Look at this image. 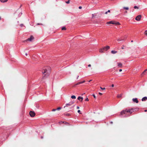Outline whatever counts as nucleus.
<instances>
[{"label":"nucleus","mask_w":147,"mask_h":147,"mask_svg":"<svg viewBox=\"0 0 147 147\" xmlns=\"http://www.w3.org/2000/svg\"><path fill=\"white\" fill-rule=\"evenodd\" d=\"M42 72L43 74V75H44L43 76V78L45 76H46V77L48 76L50 72V67H47L43 68L42 70Z\"/></svg>","instance_id":"nucleus-1"},{"label":"nucleus","mask_w":147,"mask_h":147,"mask_svg":"<svg viewBox=\"0 0 147 147\" xmlns=\"http://www.w3.org/2000/svg\"><path fill=\"white\" fill-rule=\"evenodd\" d=\"M134 111L132 109H126L125 110L122 111L120 113V115H123V114H125L126 115H129L131 114Z\"/></svg>","instance_id":"nucleus-2"},{"label":"nucleus","mask_w":147,"mask_h":147,"mask_svg":"<svg viewBox=\"0 0 147 147\" xmlns=\"http://www.w3.org/2000/svg\"><path fill=\"white\" fill-rule=\"evenodd\" d=\"M107 24H114L115 25H119L120 24V23L118 22H116L114 21H111L107 22Z\"/></svg>","instance_id":"nucleus-3"},{"label":"nucleus","mask_w":147,"mask_h":147,"mask_svg":"<svg viewBox=\"0 0 147 147\" xmlns=\"http://www.w3.org/2000/svg\"><path fill=\"white\" fill-rule=\"evenodd\" d=\"M29 114L31 117H34L35 115V113L34 111H30L29 113Z\"/></svg>","instance_id":"nucleus-4"},{"label":"nucleus","mask_w":147,"mask_h":147,"mask_svg":"<svg viewBox=\"0 0 147 147\" xmlns=\"http://www.w3.org/2000/svg\"><path fill=\"white\" fill-rule=\"evenodd\" d=\"M34 39V37L32 36H31L30 38H28L25 41H31Z\"/></svg>","instance_id":"nucleus-5"},{"label":"nucleus","mask_w":147,"mask_h":147,"mask_svg":"<svg viewBox=\"0 0 147 147\" xmlns=\"http://www.w3.org/2000/svg\"><path fill=\"white\" fill-rule=\"evenodd\" d=\"M74 103V102L73 101H71L69 103L67 104H66V106L64 107V108L65 107H68L69 106H70L73 104Z\"/></svg>","instance_id":"nucleus-6"},{"label":"nucleus","mask_w":147,"mask_h":147,"mask_svg":"<svg viewBox=\"0 0 147 147\" xmlns=\"http://www.w3.org/2000/svg\"><path fill=\"white\" fill-rule=\"evenodd\" d=\"M141 18V16L140 15H138L136 18L135 20L138 21H139L140 20Z\"/></svg>","instance_id":"nucleus-7"},{"label":"nucleus","mask_w":147,"mask_h":147,"mask_svg":"<svg viewBox=\"0 0 147 147\" xmlns=\"http://www.w3.org/2000/svg\"><path fill=\"white\" fill-rule=\"evenodd\" d=\"M132 100L134 102H136L137 103L139 102L137 98H133Z\"/></svg>","instance_id":"nucleus-8"},{"label":"nucleus","mask_w":147,"mask_h":147,"mask_svg":"<svg viewBox=\"0 0 147 147\" xmlns=\"http://www.w3.org/2000/svg\"><path fill=\"white\" fill-rule=\"evenodd\" d=\"M85 82V81L84 80V81H83L82 82H78V83H76V84H75L74 86H75L76 85H79V84H82V83Z\"/></svg>","instance_id":"nucleus-9"},{"label":"nucleus","mask_w":147,"mask_h":147,"mask_svg":"<svg viewBox=\"0 0 147 147\" xmlns=\"http://www.w3.org/2000/svg\"><path fill=\"white\" fill-rule=\"evenodd\" d=\"M146 100H147V97L146 96H145L143 97L142 99V101H145Z\"/></svg>","instance_id":"nucleus-10"},{"label":"nucleus","mask_w":147,"mask_h":147,"mask_svg":"<svg viewBox=\"0 0 147 147\" xmlns=\"http://www.w3.org/2000/svg\"><path fill=\"white\" fill-rule=\"evenodd\" d=\"M105 50L104 48L101 49L99 50V52L100 53H102L104 52V51Z\"/></svg>","instance_id":"nucleus-11"},{"label":"nucleus","mask_w":147,"mask_h":147,"mask_svg":"<svg viewBox=\"0 0 147 147\" xmlns=\"http://www.w3.org/2000/svg\"><path fill=\"white\" fill-rule=\"evenodd\" d=\"M104 48L105 50H107L110 48V47L109 46H107L106 47H104Z\"/></svg>","instance_id":"nucleus-12"},{"label":"nucleus","mask_w":147,"mask_h":147,"mask_svg":"<svg viewBox=\"0 0 147 147\" xmlns=\"http://www.w3.org/2000/svg\"><path fill=\"white\" fill-rule=\"evenodd\" d=\"M78 99L79 100H81V101H82L83 100V98L82 97H81V96H79L78 98Z\"/></svg>","instance_id":"nucleus-13"},{"label":"nucleus","mask_w":147,"mask_h":147,"mask_svg":"<svg viewBox=\"0 0 147 147\" xmlns=\"http://www.w3.org/2000/svg\"><path fill=\"white\" fill-rule=\"evenodd\" d=\"M147 73V69H145L142 73V75H143V74H145Z\"/></svg>","instance_id":"nucleus-14"},{"label":"nucleus","mask_w":147,"mask_h":147,"mask_svg":"<svg viewBox=\"0 0 147 147\" xmlns=\"http://www.w3.org/2000/svg\"><path fill=\"white\" fill-rule=\"evenodd\" d=\"M111 53H112L113 54H115L117 53V51H111Z\"/></svg>","instance_id":"nucleus-15"},{"label":"nucleus","mask_w":147,"mask_h":147,"mask_svg":"<svg viewBox=\"0 0 147 147\" xmlns=\"http://www.w3.org/2000/svg\"><path fill=\"white\" fill-rule=\"evenodd\" d=\"M118 64V66L120 67H121L122 66V64L120 63H117Z\"/></svg>","instance_id":"nucleus-16"},{"label":"nucleus","mask_w":147,"mask_h":147,"mask_svg":"<svg viewBox=\"0 0 147 147\" xmlns=\"http://www.w3.org/2000/svg\"><path fill=\"white\" fill-rule=\"evenodd\" d=\"M8 0H0V1L3 3H4L7 1Z\"/></svg>","instance_id":"nucleus-17"},{"label":"nucleus","mask_w":147,"mask_h":147,"mask_svg":"<svg viewBox=\"0 0 147 147\" xmlns=\"http://www.w3.org/2000/svg\"><path fill=\"white\" fill-rule=\"evenodd\" d=\"M123 8L125 10H128L129 9V8L128 7H124Z\"/></svg>","instance_id":"nucleus-18"},{"label":"nucleus","mask_w":147,"mask_h":147,"mask_svg":"<svg viewBox=\"0 0 147 147\" xmlns=\"http://www.w3.org/2000/svg\"><path fill=\"white\" fill-rule=\"evenodd\" d=\"M71 98L72 99H76V97L74 95H72L71 97Z\"/></svg>","instance_id":"nucleus-19"},{"label":"nucleus","mask_w":147,"mask_h":147,"mask_svg":"<svg viewBox=\"0 0 147 147\" xmlns=\"http://www.w3.org/2000/svg\"><path fill=\"white\" fill-rule=\"evenodd\" d=\"M121 96H122V94H119V95H118L117 96V97L118 98H120V97H121Z\"/></svg>","instance_id":"nucleus-20"},{"label":"nucleus","mask_w":147,"mask_h":147,"mask_svg":"<svg viewBox=\"0 0 147 147\" xmlns=\"http://www.w3.org/2000/svg\"><path fill=\"white\" fill-rule=\"evenodd\" d=\"M66 28L65 27H63L62 28L61 30H66Z\"/></svg>","instance_id":"nucleus-21"},{"label":"nucleus","mask_w":147,"mask_h":147,"mask_svg":"<svg viewBox=\"0 0 147 147\" xmlns=\"http://www.w3.org/2000/svg\"><path fill=\"white\" fill-rule=\"evenodd\" d=\"M134 8L135 9H139L138 7L136 6H134Z\"/></svg>","instance_id":"nucleus-22"},{"label":"nucleus","mask_w":147,"mask_h":147,"mask_svg":"<svg viewBox=\"0 0 147 147\" xmlns=\"http://www.w3.org/2000/svg\"><path fill=\"white\" fill-rule=\"evenodd\" d=\"M144 34L147 36V30H146L144 32Z\"/></svg>","instance_id":"nucleus-23"},{"label":"nucleus","mask_w":147,"mask_h":147,"mask_svg":"<svg viewBox=\"0 0 147 147\" xmlns=\"http://www.w3.org/2000/svg\"><path fill=\"white\" fill-rule=\"evenodd\" d=\"M61 109V107H59L58 108L56 109H57V110H59L60 109Z\"/></svg>","instance_id":"nucleus-24"},{"label":"nucleus","mask_w":147,"mask_h":147,"mask_svg":"<svg viewBox=\"0 0 147 147\" xmlns=\"http://www.w3.org/2000/svg\"><path fill=\"white\" fill-rule=\"evenodd\" d=\"M66 3L67 4H69L70 3V0H69L67 1H66Z\"/></svg>","instance_id":"nucleus-25"},{"label":"nucleus","mask_w":147,"mask_h":147,"mask_svg":"<svg viewBox=\"0 0 147 147\" xmlns=\"http://www.w3.org/2000/svg\"><path fill=\"white\" fill-rule=\"evenodd\" d=\"M100 88L102 90H104L105 89V88H102V87H100Z\"/></svg>","instance_id":"nucleus-26"},{"label":"nucleus","mask_w":147,"mask_h":147,"mask_svg":"<svg viewBox=\"0 0 147 147\" xmlns=\"http://www.w3.org/2000/svg\"><path fill=\"white\" fill-rule=\"evenodd\" d=\"M85 101H88L89 100L88 99V98H86L85 99Z\"/></svg>","instance_id":"nucleus-27"},{"label":"nucleus","mask_w":147,"mask_h":147,"mask_svg":"<svg viewBox=\"0 0 147 147\" xmlns=\"http://www.w3.org/2000/svg\"><path fill=\"white\" fill-rule=\"evenodd\" d=\"M56 110H57V109H53L52 110V111H56Z\"/></svg>","instance_id":"nucleus-28"},{"label":"nucleus","mask_w":147,"mask_h":147,"mask_svg":"<svg viewBox=\"0 0 147 147\" xmlns=\"http://www.w3.org/2000/svg\"><path fill=\"white\" fill-rule=\"evenodd\" d=\"M93 96L94 98L95 99L96 98V97L95 96L94 94H93Z\"/></svg>","instance_id":"nucleus-29"},{"label":"nucleus","mask_w":147,"mask_h":147,"mask_svg":"<svg viewBox=\"0 0 147 147\" xmlns=\"http://www.w3.org/2000/svg\"><path fill=\"white\" fill-rule=\"evenodd\" d=\"M120 40L119 39H117V40L118 41H121V40Z\"/></svg>","instance_id":"nucleus-30"},{"label":"nucleus","mask_w":147,"mask_h":147,"mask_svg":"<svg viewBox=\"0 0 147 147\" xmlns=\"http://www.w3.org/2000/svg\"><path fill=\"white\" fill-rule=\"evenodd\" d=\"M65 124H67V125H69V123H67V122H65Z\"/></svg>","instance_id":"nucleus-31"},{"label":"nucleus","mask_w":147,"mask_h":147,"mask_svg":"<svg viewBox=\"0 0 147 147\" xmlns=\"http://www.w3.org/2000/svg\"><path fill=\"white\" fill-rule=\"evenodd\" d=\"M82 7L81 6H79V9H82Z\"/></svg>","instance_id":"nucleus-32"},{"label":"nucleus","mask_w":147,"mask_h":147,"mask_svg":"<svg viewBox=\"0 0 147 147\" xmlns=\"http://www.w3.org/2000/svg\"><path fill=\"white\" fill-rule=\"evenodd\" d=\"M61 123H64V122H62V121H61V122H59V123H60V124H61Z\"/></svg>","instance_id":"nucleus-33"},{"label":"nucleus","mask_w":147,"mask_h":147,"mask_svg":"<svg viewBox=\"0 0 147 147\" xmlns=\"http://www.w3.org/2000/svg\"><path fill=\"white\" fill-rule=\"evenodd\" d=\"M99 94H100V95H102V93H100V92H99Z\"/></svg>","instance_id":"nucleus-34"},{"label":"nucleus","mask_w":147,"mask_h":147,"mask_svg":"<svg viewBox=\"0 0 147 147\" xmlns=\"http://www.w3.org/2000/svg\"><path fill=\"white\" fill-rule=\"evenodd\" d=\"M80 110H78V113H80Z\"/></svg>","instance_id":"nucleus-35"},{"label":"nucleus","mask_w":147,"mask_h":147,"mask_svg":"<svg viewBox=\"0 0 147 147\" xmlns=\"http://www.w3.org/2000/svg\"><path fill=\"white\" fill-rule=\"evenodd\" d=\"M66 115L67 116H69V114H66Z\"/></svg>","instance_id":"nucleus-36"},{"label":"nucleus","mask_w":147,"mask_h":147,"mask_svg":"<svg viewBox=\"0 0 147 147\" xmlns=\"http://www.w3.org/2000/svg\"><path fill=\"white\" fill-rule=\"evenodd\" d=\"M91 66V65L90 64H89L88 65V67H90Z\"/></svg>","instance_id":"nucleus-37"},{"label":"nucleus","mask_w":147,"mask_h":147,"mask_svg":"<svg viewBox=\"0 0 147 147\" xmlns=\"http://www.w3.org/2000/svg\"><path fill=\"white\" fill-rule=\"evenodd\" d=\"M122 71V69H120L119 70V71L120 72H121V71Z\"/></svg>","instance_id":"nucleus-38"},{"label":"nucleus","mask_w":147,"mask_h":147,"mask_svg":"<svg viewBox=\"0 0 147 147\" xmlns=\"http://www.w3.org/2000/svg\"><path fill=\"white\" fill-rule=\"evenodd\" d=\"M111 86H112V87H113L114 86V84H112V85H111Z\"/></svg>","instance_id":"nucleus-39"},{"label":"nucleus","mask_w":147,"mask_h":147,"mask_svg":"<svg viewBox=\"0 0 147 147\" xmlns=\"http://www.w3.org/2000/svg\"><path fill=\"white\" fill-rule=\"evenodd\" d=\"M107 12H110V10H108L107 11Z\"/></svg>","instance_id":"nucleus-40"},{"label":"nucleus","mask_w":147,"mask_h":147,"mask_svg":"<svg viewBox=\"0 0 147 147\" xmlns=\"http://www.w3.org/2000/svg\"><path fill=\"white\" fill-rule=\"evenodd\" d=\"M77 109H79V107L78 106H77Z\"/></svg>","instance_id":"nucleus-41"},{"label":"nucleus","mask_w":147,"mask_h":147,"mask_svg":"<svg viewBox=\"0 0 147 147\" xmlns=\"http://www.w3.org/2000/svg\"><path fill=\"white\" fill-rule=\"evenodd\" d=\"M123 47H124V46L123 45ZM121 49H124V47H122L121 48Z\"/></svg>","instance_id":"nucleus-42"},{"label":"nucleus","mask_w":147,"mask_h":147,"mask_svg":"<svg viewBox=\"0 0 147 147\" xmlns=\"http://www.w3.org/2000/svg\"><path fill=\"white\" fill-rule=\"evenodd\" d=\"M37 25H42V24H38Z\"/></svg>","instance_id":"nucleus-43"},{"label":"nucleus","mask_w":147,"mask_h":147,"mask_svg":"<svg viewBox=\"0 0 147 147\" xmlns=\"http://www.w3.org/2000/svg\"><path fill=\"white\" fill-rule=\"evenodd\" d=\"M107 13H108V12H107H107H106L105 13V14H107Z\"/></svg>","instance_id":"nucleus-44"},{"label":"nucleus","mask_w":147,"mask_h":147,"mask_svg":"<svg viewBox=\"0 0 147 147\" xmlns=\"http://www.w3.org/2000/svg\"><path fill=\"white\" fill-rule=\"evenodd\" d=\"M25 55H26V56H27V53H26L25 54Z\"/></svg>","instance_id":"nucleus-45"},{"label":"nucleus","mask_w":147,"mask_h":147,"mask_svg":"<svg viewBox=\"0 0 147 147\" xmlns=\"http://www.w3.org/2000/svg\"><path fill=\"white\" fill-rule=\"evenodd\" d=\"M23 24H21L20 25V26L22 27L23 26Z\"/></svg>","instance_id":"nucleus-46"},{"label":"nucleus","mask_w":147,"mask_h":147,"mask_svg":"<svg viewBox=\"0 0 147 147\" xmlns=\"http://www.w3.org/2000/svg\"><path fill=\"white\" fill-rule=\"evenodd\" d=\"M144 111H145V112H146V111H147V110H145Z\"/></svg>","instance_id":"nucleus-47"},{"label":"nucleus","mask_w":147,"mask_h":147,"mask_svg":"<svg viewBox=\"0 0 147 147\" xmlns=\"http://www.w3.org/2000/svg\"><path fill=\"white\" fill-rule=\"evenodd\" d=\"M127 11H125V13H127Z\"/></svg>","instance_id":"nucleus-48"},{"label":"nucleus","mask_w":147,"mask_h":147,"mask_svg":"<svg viewBox=\"0 0 147 147\" xmlns=\"http://www.w3.org/2000/svg\"><path fill=\"white\" fill-rule=\"evenodd\" d=\"M91 81V80H90L89 81V82H90Z\"/></svg>","instance_id":"nucleus-49"},{"label":"nucleus","mask_w":147,"mask_h":147,"mask_svg":"<svg viewBox=\"0 0 147 147\" xmlns=\"http://www.w3.org/2000/svg\"><path fill=\"white\" fill-rule=\"evenodd\" d=\"M41 138H43V137H41Z\"/></svg>","instance_id":"nucleus-50"},{"label":"nucleus","mask_w":147,"mask_h":147,"mask_svg":"<svg viewBox=\"0 0 147 147\" xmlns=\"http://www.w3.org/2000/svg\"><path fill=\"white\" fill-rule=\"evenodd\" d=\"M1 17H0V20H1Z\"/></svg>","instance_id":"nucleus-51"},{"label":"nucleus","mask_w":147,"mask_h":147,"mask_svg":"<svg viewBox=\"0 0 147 147\" xmlns=\"http://www.w3.org/2000/svg\"><path fill=\"white\" fill-rule=\"evenodd\" d=\"M133 42V40H131V42Z\"/></svg>","instance_id":"nucleus-52"}]
</instances>
